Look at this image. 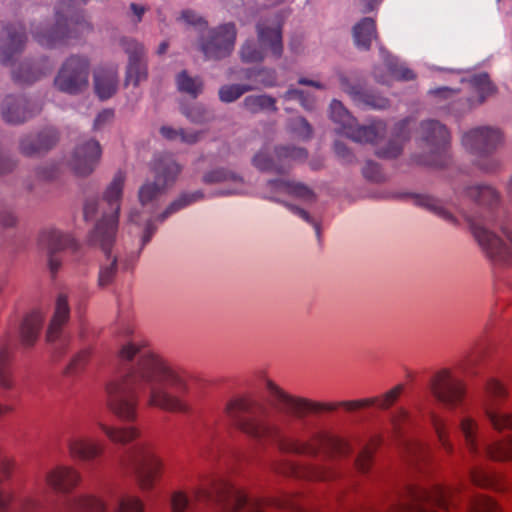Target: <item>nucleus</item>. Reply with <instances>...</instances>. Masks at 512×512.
I'll return each mask as SVG.
<instances>
[{
    "mask_svg": "<svg viewBox=\"0 0 512 512\" xmlns=\"http://www.w3.org/2000/svg\"><path fill=\"white\" fill-rule=\"evenodd\" d=\"M125 173L117 171L103 194V200L109 205L111 212L105 214L97 222L94 230L89 235L91 245L99 246L106 255V260L99 269L98 285L106 287L110 285L117 273V257L111 255V248L116 239L119 222L120 200L123 194Z\"/></svg>",
    "mask_w": 512,
    "mask_h": 512,
    "instance_id": "20e7f679",
    "label": "nucleus"
},
{
    "mask_svg": "<svg viewBox=\"0 0 512 512\" xmlns=\"http://www.w3.org/2000/svg\"><path fill=\"white\" fill-rule=\"evenodd\" d=\"M67 447L73 458L82 461H92L102 455L104 451L101 444L82 435L70 436L67 439Z\"/></svg>",
    "mask_w": 512,
    "mask_h": 512,
    "instance_id": "c756f323",
    "label": "nucleus"
},
{
    "mask_svg": "<svg viewBox=\"0 0 512 512\" xmlns=\"http://www.w3.org/2000/svg\"><path fill=\"white\" fill-rule=\"evenodd\" d=\"M379 444V440H372L371 444L366 446L355 460V467L358 471L365 473L369 470L372 462L373 449Z\"/></svg>",
    "mask_w": 512,
    "mask_h": 512,
    "instance_id": "5fc2aeb1",
    "label": "nucleus"
},
{
    "mask_svg": "<svg viewBox=\"0 0 512 512\" xmlns=\"http://www.w3.org/2000/svg\"><path fill=\"white\" fill-rule=\"evenodd\" d=\"M121 46L128 54L125 84H133L134 86H137L142 80L147 78L145 47L135 39L130 38H122Z\"/></svg>",
    "mask_w": 512,
    "mask_h": 512,
    "instance_id": "5701e85b",
    "label": "nucleus"
},
{
    "mask_svg": "<svg viewBox=\"0 0 512 512\" xmlns=\"http://www.w3.org/2000/svg\"><path fill=\"white\" fill-rule=\"evenodd\" d=\"M502 142L501 131L493 127H478L466 132L462 137L465 149L478 156H488Z\"/></svg>",
    "mask_w": 512,
    "mask_h": 512,
    "instance_id": "6ab92c4d",
    "label": "nucleus"
},
{
    "mask_svg": "<svg viewBox=\"0 0 512 512\" xmlns=\"http://www.w3.org/2000/svg\"><path fill=\"white\" fill-rule=\"evenodd\" d=\"M11 359L12 346L9 341H5L0 345V385L4 389L12 386L11 378ZM3 395L0 393V415L9 411V408L2 403Z\"/></svg>",
    "mask_w": 512,
    "mask_h": 512,
    "instance_id": "72a5a7b5",
    "label": "nucleus"
},
{
    "mask_svg": "<svg viewBox=\"0 0 512 512\" xmlns=\"http://www.w3.org/2000/svg\"><path fill=\"white\" fill-rule=\"evenodd\" d=\"M80 476L73 468L58 467L47 475L48 484L60 492H68L79 482Z\"/></svg>",
    "mask_w": 512,
    "mask_h": 512,
    "instance_id": "473e14b6",
    "label": "nucleus"
},
{
    "mask_svg": "<svg viewBox=\"0 0 512 512\" xmlns=\"http://www.w3.org/2000/svg\"><path fill=\"white\" fill-rule=\"evenodd\" d=\"M70 316V308L66 295L59 294L56 300L55 311L53 318L47 330V341L54 343L55 357L60 358L68 346V340L61 337V330L64 324L67 323Z\"/></svg>",
    "mask_w": 512,
    "mask_h": 512,
    "instance_id": "b1692460",
    "label": "nucleus"
},
{
    "mask_svg": "<svg viewBox=\"0 0 512 512\" xmlns=\"http://www.w3.org/2000/svg\"><path fill=\"white\" fill-rule=\"evenodd\" d=\"M290 125L292 132L303 140H309L313 135V128L304 117L291 120Z\"/></svg>",
    "mask_w": 512,
    "mask_h": 512,
    "instance_id": "4d7b16f0",
    "label": "nucleus"
},
{
    "mask_svg": "<svg viewBox=\"0 0 512 512\" xmlns=\"http://www.w3.org/2000/svg\"><path fill=\"white\" fill-rule=\"evenodd\" d=\"M119 338V360L130 365L121 377L106 385L110 411L123 421L133 422L142 397L148 407L188 413L191 405L186 373L154 353L130 325L120 328Z\"/></svg>",
    "mask_w": 512,
    "mask_h": 512,
    "instance_id": "f03ea898",
    "label": "nucleus"
},
{
    "mask_svg": "<svg viewBox=\"0 0 512 512\" xmlns=\"http://www.w3.org/2000/svg\"><path fill=\"white\" fill-rule=\"evenodd\" d=\"M500 228L504 238L473 222L474 238L482 252L494 265L504 267L512 264V222L501 223Z\"/></svg>",
    "mask_w": 512,
    "mask_h": 512,
    "instance_id": "9d476101",
    "label": "nucleus"
},
{
    "mask_svg": "<svg viewBox=\"0 0 512 512\" xmlns=\"http://www.w3.org/2000/svg\"><path fill=\"white\" fill-rule=\"evenodd\" d=\"M505 386L497 379L491 378L485 384L482 410L493 429L503 431L512 428V413L502 410L500 402L507 397Z\"/></svg>",
    "mask_w": 512,
    "mask_h": 512,
    "instance_id": "dca6fc26",
    "label": "nucleus"
},
{
    "mask_svg": "<svg viewBox=\"0 0 512 512\" xmlns=\"http://www.w3.org/2000/svg\"><path fill=\"white\" fill-rule=\"evenodd\" d=\"M44 321L40 311H32L23 319L20 327L21 343L25 347H31L38 339Z\"/></svg>",
    "mask_w": 512,
    "mask_h": 512,
    "instance_id": "2f4dec72",
    "label": "nucleus"
},
{
    "mask_svg": "<svg viewBox=\"0 0 512 512\" xmlns=\"http://www.w3.org/2000/svg\"><path fill=\"white\" fill-rule=\"evenodd\" d=\"M179 19L196 28H207L208 26V22L205 18L192 9L183 10Z\"/></svg>",
    "mask_w": 512,
    "mask_h": 512,
    "instance_id": "680f3d73",
    "label": "nucleus"
},
{
    "mask_svg": "<svg viewBox=\"0 0 512 512\" xmlns=\"http://www.w3.org/2000/svg\"><path fill=\"white\" fill-rule=\"evenodd\" d=\"M286 195L307 201V202H313L316 198L315 193L311 188H309L307 185L296 182V181H289L287 185V192Z\"/></svg>",
    "mask_w": 512,
    "mask_h": 512,
    "instance_id": "3c124183",
    "label": "nucleus"
},
{
    "mask_svg": "<svg viewBox=\"0 0 512 512\" xmlns=\"http://www.w3.org/2000/svg\"><path fill=\"white\" fill-rule=\"evenodd\" d=\"M273 470L285 476L306 477L313 480H329L338 476V472L330 468L314 467L301 469L289 461L275 463Z\"/></svg>",
    "mask_w": 512,
    "mask_h": 512,
    "instance_id": "7c9ffc66",
    "label": "nucleus"
},
{
    "mask_svg": "<svg viewBox=\"0 0 512 512\" xmlns=\"http://www.w3.org/2000/svg\"><path fill=\"white\" fill-rule=\"evenodd\" d=\"M73 512H106V505L95 497L74 498L71 503Z\"/></svg>",
    "mask_w": 512,
    "mask_h": 512,
    "instance_id": "49530a36",
    "label": "nucleus"
},
{
    "mask_svg": "<svg viewBox=\"0 0 512 512\" xmlns=\"http://www.w3.org/2000/svg\"><path fill=\"white\" fill-rule=\"evenodd\" d=\"M402 152V145L396 140L389 141L386 147L378 149L376 155L380 158L393 159Z\"/></svg>",
    "mask_w": 512,
    "mask_h": 512,
    "instance_id": "774afa93",
    "label": "nucleus"
},
{
    "mask_svg": "<svg viewBox=\"0 0 512 512\" xmlns=\"http://www.w3.org/2000/svg\"><path fill=\"white\" fill-rule=\"evenodd\" d=\"M287 185H288V180H284V179L268 180L261 188L260 196L263 199L283 204L293 214L300 217L305 222L311 224L315 229L317 238L320 239L319 223L314 221V219L310 216V214L306 210H304L296 205H293L291 203L282 201L280 199V196L286 195Z\"/></svg>",
    "mask_w": 512,
    "mask_h": 512,
    "instance_id": "bb28decb",
    "label": "nucleus"
},
{
    "mask_svg": "<svg viewBox=\"0 0 512 512\" xmlns=\"http://www.w3.org/2000/svg\"><path fill=\"white\" fill-rule=\"evenodd\" d=\"M465 512H501L494 500L486 496H466Z\"/></svg>",
    "mask_w": 512,
    "mask_h": 512,
    "instance_id": "79ce46f5",
    "label": "nucleus"
},
{
    "mask_svg": "<svg viewBox=\"0 0 512 512\" xmlns=\"http://www.w3.org/2000/svg\"><path fill=\"white\" fill-rule=\"evenodd\" d=\"M267 50L262 48L254 40L245 41L239 51L240 58L244 63L262 62L266 57Z\"/></svg>",
    "mask_w": 512,
    "mask_h": 512,
    "instance_id": "37998d69",
    "label": "nucleus"
},
{
    "mask_svg": "<svg viewBox=\"0 0 512 512\" xmlns=\"http://www.w3.org/2000/svg\"><path fill=\"white\" fill-rule=\"evenodd\" d=\"M40 242L48 250V263L50 271L55 274L61 266V259L57 253L70 248L76 252L79 248L78 243L68 234L62 233L56 229H47L42 231Z\"/></svg>",
    "mask_w": 512,
    "mask_h": 512,
    "instance_id": "a878e982",
    "label": "nucleus"
},
{
    "mask_svg": "<svg viewBox=\"0 0 512 512\" xmlns=\"http://www.w3.org/2000/svg\"><path fill=\"white\" fill-rule=\"evenodd\" d=\"M97 425L104 432V434L114 443L125 444L132 441L139 435L138 430L134 427L115 428L108 426L101 421H98Z\"/></svg>",
    "mask_w": 512,
    "mask_h": 512,
    "instance_id": "ea45409f",
    "label": "nucleus"
},
{
    "mask_svg": "<svg viewBox=\"0 0 512 512\" xmlns=\"http://www.w3.org/2000/svg\"><path fill=\"white\" fill-rule=\"evenodd\" d=\"M237 37L236 25L233 22L208 28L198 38V48L205 60L219 61L227 58L234 50Z\"/></svg>",
    "mask_w": 512,
    "mask_h": 512,
    "instance_id": "f8f14e48",
    "label": "nucleus"
},
{
    "mask_svg": "<svg viewBox=\"0 0 512 512\" xmlns=\"http://www.w3.org/2000/svg\"><path fill=\"white\" fill-rule=\"evenodd\" d=\"M392 423L397 433L401 434L404 431L405 426L412 423V419L405 409L400 408L393 413Z\"/></svg>",
    "mask_w": 512,
    "mask_h": 512,
    "instance_id": "0e129e2a",
    "label": "nucleus"
},
{
    "mask_svg": "<svg viewBox=\"0 0 512 512\" xmlns=\"http://www.w3.org/2000/svg\"><path fill=\"white\" fill-rule=\"evenodd\" d=\"M176 87L179 92L189 95L196 99L204 90V81L200 76L192 77L186 70H182L176 75Z\"/></svg>",
    "mask_w": 512,
    "mask_h": 512,
    "instance_id": "e433bc0d",
    "label": "nucleus"
},
{
    "mask_svg": "<svg viewBox=\"0 0 512 512\" xmlns=\"http://www.w3.org/2000/svg\"><path fill=\"white\" fill-rule=\"evenodd\" d=\"M469 475L476 486L489 487L494 485V479L482 469L471 467L469 468Z\"/></svg>",
    "mask_w": 512,
    "mask_h": 512,
    "instance_id": "e2e57ef3",
    "label": "nucleus"
},
{
    "mask_svg": "<svg viewBox=\"0 0 512 512\" xmlns=\"http://www.w3.org/2000/svg\"><path fill=\"white\" fill-rule=\"evenodd\" d=\"M459 430L464 439L466 451L471 457L485 454L487 457L498 461L512 459V436L504 441L493 444L484 443L482 441L479 424L477 420L470 415L461 417Z\"/></svg>",
    "mask_w": 512,
    "mask_h": 512,
    "instance_id": "6e6552de",
    "label": "nucleus"
},
{
    "mask_svg": "<svg viewBox=\"0 0 512 512\" xmlns=\"http://www.w3.org/2000/svg\"><path fill=\"white\" fill-rule=\"evenodd\" d=\"M421 139L429 147V154L421 163L433 167H444L450 161V134L446 126L436 120L422 121Z\"/></svg>",
    "mask_w": 512,
    "mask_h": 512,
    "instance_id": "4468645a",
    "label": "nucleus"
},
{
    "mask_svg": "<svg viewBox=\"0 0 512 512\" xmlns=\"http://www.w3.org/2000/svg\"><path fill=\"white\" fill-rule=\"evenodd\" d=\"M413 201H414L415 205L420 206V207L434 213L435 215H437L444 221H446L450 224H453V225L457 224L456 217L443 206V204L440 200H438L430 195L417 194V195L413 196Z\"/></svg>",
    "mask_w": 512,
    "mask_h": 512,
    "instance_id": "c9c22d12",
    "label": "nucleus"
},
{
    "mask_svg": "<svg viewBox=\"0 0 512 512\" xmlns=\"http://www.w3.org/2000/svg\"><path fill=\"white\" fill-rule=\"evenodd\" d=\"M276 102V98L267 94H260L246 96L242 105L243 108L251 114H257L263 111L275 113L278 111Z\"/></svg>",
    "mask_w": 512,
    "mask_h": 512,
    "instance_id": "4c0bfd02",
    "label": "nucleus"
},
{
    "mask_svg": "<svg viewBox=\"0 0 512 512\" xmlns=\"http://www.w3.org/2000/svg\"><path fill=\"white\" fill-rule=\"evenodd\" d=\"M90 352L87 349L78 352L65 368L66 375H74L79 373L86 365Z\"/></svg>",
    "mask_w": 512,
    "mask_h": 512,
    "instance_id": "13d9d810",
    "label": "nucleus"
},
{
    "mask_svg": "<svg viewBox=\"0 0 512 512\" xmlns=\"http://www.w3.org/2000/svg\"><path fill=\"white\" fill-rule=\"evenodd\" d=\"M385 66L396 80L411 81L416 77L415 73L411 69L403 64H400L394 57H387L385 59Z\"/></svg>",
    "mask_w": 512,
    "mask_h": 512,
    "instance_id": "de8ad7c7",
    "label": "nucleus"
},
{
    "mask_svg": "<svg viewBox=\"0 0 512 512\" xmlns=\"http://www.w3.org/2000/svg\"><path fill=\"white\" fill-rule=\"evenodd\" d=\"M94 90L101 100L111 98L118 87V69L114 65L98 66L93 73Z\"/></svg>",
    "mask_w": 512,
    "mask_h": 512,
    "instance_id": "c85d7f7f",
    "label": "nucleus"
},
{
    "mask_svg": "<svg viewBox=\"0 0 512 512\" xmlns=\"http://www.w3.org/2000/svg\"><path fill=\"white\" fill-rule=\"evenodd\" d=\"M405 449L408 460L415 465L428 459L430 454L429 448L425 444L417 441H407Z\"/></svg>",
    "mask_w": 512,
    "mask_h": 512,
    "instance_id": "09e8293b",
    "label": "nucleus"
},
{
    "mask_svg": "<svg viewBox=\"0 0 512 512\" xmlns=\"http://www.w3.org/2000/svg\"><path fill=\"white\" fill-rule=\"evenodd\" d=\"M458 487L436 485L431 490L402 483L389 487L375 506V512H448L457 505Z\"/></svg>",
    "mask_w": 512,
    "mask_h": 512,
    "instance_id": "7ed1b4c3",
    "label": "nucleus"
},
{
    "mask_svg": "<svg viewBox=\"0 0 512 512\" xmlns=\"http://www.w3.org/2000/svg\"><path fill=\"white\" fill-rule=\"evenodd\" d=\"M203 198L204 193L201 190H196L191 193H182L178 196L177 199L171 202L161 214L158 215L157 220L160 222H164L168 217H170L174 213L186 208L187 206L195 202L202 200Z\"/></svg>",
    "mask_w": 512,
    "mask_h": 512,
    "instance_id": "58836bf2",
    "label": "nucleus"
},
{
    "mask_svg": "<svg viewBox=\"0 0 512 512\" xmlns=\"http://www.w3.org/2000/svg\"><path fill=\"white\" fill-rule=\"evenodd\" d=\"M102 155L99 142L95 139H83L75 147L70 166L78 176L90 175L98 165Z\"/></svg>",
    "mask_w": 512,
    "mask_h": 512,
    "instance_id": "aec40b11",
    "label": "nucleus"
},
{
    "mask_svg": "<svg viewBox=\"0 0 512 512\" xmlns=\"http://www.w3.org/2000/svg\"><path fill=\"white\" fill-rule=\"evenodd\" d=\"M191 503L188 496L182 491H176L171 497V508L173 512H185Z\"/></svg>",
    "mask_w": 512,
    "mask_h": 512,
    "instance_id": "69168bd1",
    "label": "nucleus"
},
{
    "mask_svg": "<svg viewBox=\"0 0 512 512\" xmlns=\"http://www.w3.org/2000/svg\"><path fill=\"white\" fill-rule=\"evenodd\" d=\"M433 396L447 408L459 406L466 395V386L462 379L450 369H442L434 374L430 381Z\"/></svg>",
    "mask_w": 512,
    "mask_h": 512,
    "instance_id": "f3484780",
    "label": "nucleus"
},
{
    "mask_svg": "<svg viewBox=\"0 0 512 512\" xmlns=\"http://www.w3.org/2000/svg\"><path fill=\"white\" fill-rule=\"evenodd\" d=\"M45 72H35L30 66L22 64L18 69L12 71V77L18 83H33L43 76Z\"/></svg>",
    "mask_w": 512,
    "mask_h": 512,
    "instance_id": "864d4df0",
    "label": "nucleus"
},
{
    "mask_svg": "<svg viewBox=\"0 0 512 512\" xmlns=\"http://www.w3.org/2000/svg\"><path fill=\"white\" fill-rule=\"evenodd\" d=\"M135 478L143 490H150L161 475L162 462L146 445H136L128 455Z\"/></svg>",
    "mask_w": 512,
    "mask_h": 512,
    "instance_id": "2eb2a0df",
    "label": "nucleus"
},
{
    "mask_svg": "<svg viewBox=\"0 0 512 512\" xmlns=\"http://www.w3.org/2000/svg\"><path fill=\"white\" fill-rule=\"evenodd\" d=\"M203 182L206 184L232 182L234 184H243V178L233 171L219 168L207 172L203 176Z\"/></svg>",
    "mask_w": 512,
    "mask_h": 512,
    "instance_id": "a18cd8bd",
    "label": "nucleus"
},
{
    "mask_svg": "<svg viewBox=\"0 0 512 512\" xmlns=\"http://www.w3.org/2000/svg\"><path fill=\"white\" fill-rule=\"evenodd\" d=\"M182 114L192 123L196 124H203L210 120L207 109L200 104H196L189 108H183Z\"/></svg>",
    "mask_w": 512,
    "mask_h": 512,
    "instance_id": "6e6d98bb",
    "label": "nucleus"
},
{
    "mask_svg": "<svg viewBox=\"0 0 512 512\" xmlns=\"http://www.w3.org/2000/svg\"><path fill=\"white\" fill-rule=\"evenodd\" d=\"M59 140L56 129L45 128L36 134H27L19 140V150L27 157L37 156L48 152Z\"/></svg>",
    "mask_w": 512,
    "mask_h": 512,
    "instance_id": "cd10ccee",
    "label": "nucleus"
},
{
    "mask_svg": "<svg viewBox=\"0 0 512 512\" xmlns=\"http://www.w3.org/2000/svg\"><path fill=\"white\" fill-rule=\"evenodd\" d=\"M330 118L340 126V133L358 143H373L385 132L382 122L360 126L343 104L334 99L330 104Z\"/></svg>",
    "mask_w": 512,
    "mask_h": 512,
    "instance_id": "ddd939ff",
    "label": "nucleus"
},
{
    "mask_svg": "<svg viewBox=\"0 0 512 512\" xmlns=\"http://www.w3.org/2000/svg\"><path fill=\"white\" fill-rule=\"evenodd\" d=\"M90 0H59L55 6V24L42 31L32 28L34 39L47 48L68 45L72 40H79L92 30L91 24L85 19L81 6Z\"/></svg>",
    "mask_w": 512,
    "mask_h": 512,
    "instance_id": "423d86ee",
    "label": "nucleus"
},
{
    "mask_svg": "<svg viewBox=\"0 0 512 512\" xmlns=\"http://www.w3.org/2000/svg\"><path fill=\"white\" fill-rule=\"evenodd\" d=\"M41 111V106L23 95H7L1 104L2 119L9 124H22Z\"/></svg>",
    "mask_w": 512,
    "mask_h": 512,
    "instance_id": "412c9836",
    "label": "nucleus"
},
{
    "mask_svg": "<svg viewBox=\"0 0 512 512\" xmlns=\"http://www.w3.org/2000/svg\"><path fill=\"white\" fill-rule=\"evenodd\" d=\"M257 41L274 58L283 54L282 21L278 16L260 19L256 24Z\"/></svg>",
    "mask_w": 512,
    "mask_h": 512,
    "instance_id": "4be33fe9",
    "label": "nucleus"
},
{
    "mask_svg": "<svg viewBox=\"0 0 512 512\" xmlns=\"http://www.w3.org/2000/svg\"><path fill=\"white\" fill-rule=\"evenodd\" d=\"M27 40L23 24H11L3 27L0 33V62L10 65L14 57L21 53Z\"/></svg>",
    "mask_w": 512,
    "mask_h": 512,
    "instance_id": "393cba45",
    "label": "nucleus"
},
{
    "mask_svg": "<svg viewBox=\"0 0 512 512\" xmlns=\"http://www.w3.org/2000/svg\"><path fill=\"white\" fill-rule=\"evenodd\" d=\"M338 81L340 84L341 89L350 95L352 100L357 97L361 87L358 84H353L350 81V78L348 75H346L344 72H338L337 73Z\"/></svg>",
    "mask_w": 512,
    "mask_h": 512,
    "instance_id": "338daca9",
    "label": "nucleus"
},
{
    "mask_svg": "<svg viewBox=\"0 0 512 512\" xmlns=\"http://www.w3.org/2000/svg\"><path fill=\"white\" fill-rule=\"evenodd\" d=\"M142 501L134 496H126L119 500L116 512H143Z\"/></svg>",
    "mask_w": 512,
    "mask_h": 512,
    "instance_id": "052dcab7",
    "label": "nucleus"
},
{
    "mask_svg": "<svg viewBox=\"0 0 512 512\" xmlns=\"http://www.w3.org/2000/svg\"><path fill=\"white\" fill-rule=\"evenodd\" d=\"M470 82L479 94L480 102H483L487 96L495 92V86L491 83L487 73L472 76Z\"/></svg>",
    "mask_w": 512,
    "mask_h": 512,
    "instance_id": "8fccbe9b",
    "label": "nucleus"
},
{
    "mask_svg": "<svg viewBox=\"0 0 512 512\" xmlns=\"http://www.w3.org/2000/svg\"><path fill=\"white\" fill-rule=\"evenodd\" d=\"M456 195L463 196L475 204L470 213H464L474 235L473 222L477 223L483 230L492 232L490 227L496 224L500 216L501 196L491 185L475 184L463 187L462 190L454 188Z\"/></svg>",
    "mask_w": 512,
    "mask_h": 512,
    "instance_id": "0eeeda50",
    "label": "nucleus"
},
{
    "mask_svg": "<svg viewBox=\"0 0 512 512\" xmlns=\"http://www.w3.org/2000/svg\"><path fill=\"white\" fill-rule=\"evenodd\" d=\"M257 81L265 88H272L277 85V72L275 69L261 67L257 69Z\"/></svg>",
    "mask_w": 512,
    "mask_h": 512,
    "instance_id": "bf43d9fd",
    "label": "nucleus"
},
{
    "mask_svg": "<svg viewBox=\"0 0 512 512\" xmlns=\"http://www.w3.org/2000/svg\"><path fill=\"white\" fill-rule=\"evenodd\" d=\"M354 102L358 105H362L363 107L372 108V109H385L389 106V100L373 91H367L360 89L357 97L354 99Z\"/></svg>",
    "mask_w": 512,
    "mask_h": 512,
    "instance_id": "c03bdc74",
    "label": "nucleus"
},
{
    "mask_svg": "<svg viewBox=\"0 0 512 512\" xmlns=\"http://www.w3.org/2000/svg\"><path fill=\"white\" fill-rule=\"evenodd\" d=\"M353 39L357 48L369 50L373 39H377L376 23L365 17L353 27Z\"/></svg>",
    "mask_w": 512,
    "mask_h": 512,
    "instance_id": "f704fd0d",
    "label": "nucleus"
},
{
    "mask_svg": "<svg viewBox=\"0 0 512 512\" xmlns=\"http://www.w3.org/2000/svg\"><path fill=\"white\" fill-rule=\"evenodd\" d=\"M90 59L85 55L73 54L61 64L53 81L54 87L68 95H79L89 87Z\"/></svg>",
    "mask_w": 512,
    "mask_h": 512,
    "instance_id": "1a4fd4ad",
    "label": "nucleus"
},
{
    "mask_svg": "<svg viewBox=\"0 0 512 512\" xmlns=\"http://www.w3.org/2000/svg\"><path fill=\"white\" fill-rule=\"evenodd\" d=\"M308 156L306 149L301 147L281 145L275 147V158L270 156L265 149H261L252 159V164L259 171L285 174L290 168L291 162L304 161Z\"/></svg>",
    "mask_w": 512,
    "mask_h": 512,
    "instance_id": "a211bd4d",
    "label": "nucleus"
},
{
    "mask_svg": "<svg viewBox=\"0 0 512 512\" xmlns=\"http://www.w3.org/2000/svg\"><path fill=\"white\" fill-rule=\"evenodd\" d=\"M431 421L442 448L448 454H451L454 448L448 438L446 423L444 422V420L435 415L432 416Z\"/></svg>",
    "mask_w": 512,
    "mask_h": 512,
    "instance_id": "603ef678",
    "label": "nucleus"
},
{
    "mask_svg": "<svg viewBox=\"0 0 512 512\" xmlns=\"http://www.w3.org/2000/svg\"><path fill=\"white\" fill-rule=\"evenodd\" d=\"M258 89V86L252 84H226L219 88V100L223 103H232L238 100L247 92Z\"/></svg>",
    "mask_w": 512,
    "mask_h": 512,
    "instance_id": "a19ab883",
    "label": "nucleus"
},
{
    "mask_svg": "<svg viewBox=\"0 0 512 512\" xmlns=\"http://www.w3.org/2000/svg\"><path fill=\"white\" fill-rule=\"evenodd\" d=\"M182 168L171 155L161 154L154 158L152 171L155 174L154 182L144 183L138 192L142 207H146L158 198L166 188L172 186Z\"/></svg>",
    "mask_w": 512,
    "mask_h": 512,
    "instance_id": "9b49d317",
    "label": "nucleus"
},
{
    "mask_svg": "<svg viewBox=\"0 0 512 512\" xmlns=\"http://www.w3.org/2000/svg\"><path fill=\"white\" fill-rule=\"evenodd\" d=\"M403 388L402 384H398L379 397L319 402L289 394L267 379L265 389L272 404L291 417H285L279 423L271 421L265 415L264 405L248 396L229 400L225 414L242 433L260 444L273 443L283 453L316 457L323 451L329 456H346L352 450L350 443L325 429L309 427L306 416L309 413L332 412L340 407L349 412L368 407L386 410L397 401Z\"/></svg>",
    "mask_w": 512,
    "mask_h": 512,
    "instance_id": "f257e3e1",
    "label": "nucleus"
},
{
    "mask_svg": "<svg viewBox=\"0 0 512 512\" xmlns=\"http://www.w3.org/2000/svg\"><path fill=\"white\" fill-rule=\"evenodd\" d=\"M194 497L199 502H211L219 506L221 512H263L265 506L291 509H301L296 498L292 495H282L277 498L252 499L228 481L218 478L211 482L210 488H199L194 491Z\"/></svg>",
    "mask_w": 512,
    "mask_h": 512,
    "instance_id": "39448f33",
    "label": "nucleus"
}]
</instances>
